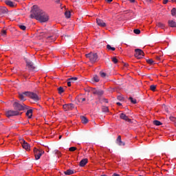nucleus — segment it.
<instances>
[{
    "label": "nucleus",
    "mask_w": 176,
    "mask_h": 176,
    "mask_svg": "<svg viewBox=\"0 0 176 176\" xmlns=\"http://www.w3.org/2000/svg\"><path fill=\"white\" fill-rule=\"evenodd\" d=\"M5 3L8 6H10V8H14V3H13V1H11L10 0H6Z\"/></svg>",
    "instance_id": "18"
},
{
    "label": "nucleus",
    "mask_w": 176,
    "mask_h": 176,
    "mask_svg": "<svg viewBox=\"0 0 176 176\" xmlns=\"http://www.w3.org/2000/svg\"><path fill=\"white\" fill-rule=\"evenodd\" d=\"M56 3H58L60 2V0H56Z\"/></svg>",
    "instance_id": "56"
},
{
    "label": "nucleus",
    "mask_w": 176,
    "mask_h": 176,
    "mask_svg": "<svg viewBox=\"0 0 176 176\" xmlns=\"http://www.w3.org/2000/svg\"><path fill=\"white\" fill-rule=\"evenodd\" d=\"M12 1H15L16 2H17V0H12Z\"/></svg>",
    "instance_id": "60"
},
{
    "label": "nucleus",
    "mask_w": 176,
    "mask_h": 176,
    "mask_svg": "<svg viewBox=\"0 0 176 176\" xmlns=\"http://www.w3.org/2000/svg\"><path fill=\"white\" fill-rule=\"evenodd\" d=\"M100 176H107V175H100Z\"/></svg>",
    "instance_id": "59"
},
{
    "label": "nucleus",
    "mask_w": 176,
    "mask_h": 176,
    "mask_svg": "<svg viewBox=\"0 0 176 176\" xmlns=\"http://www.w3.org/2000/svg\"><path fill=\"white\" fill-rule=\"evenodd\" d=\"M76 147H75V146H72V147H70L69 148V151H70V152H75V151H76Z\"/></svg>",
    "instance_id": "39"
},
{
    "label": "nucleus",
    "mask_w": 176,
    "mask_h": 176,
    "mask_svg": "<svg viewBox=\"0 0 176 176\" xmlns=\"http://www.w3.org/2000/svg\"><path fill=\"white\" fill-rule=\"evenodd\" d=\"M71 83H72L71 81L67 80V86L69 87H71Z\"/></svg>",
    "instance_id": "47"
},
{
    "label": "nucleus",
    "mask_w": 176,
    "mask_h": 176,
    "mask_svg": "<svg viewBox=\"0 0 176 176\" xmlns=\"http://www.w3.org/2000/svg\"><path fill=\"white\" fill-rule=\"evenodd\" d=\"M48 39H51V41H55L56 38H53V36H48Z\"/></svg>",
    "instance_id": "46"
},
{
    "label": "nucleus",
    "mask_w": 176,
    "mask_h": 176,
    "mask_svg": "<svg viewBox=\"0 0 176 176\" xmlns=\"http://www.w3.org/2000/svg\"><path fill=\"white\" fill-rule=\"evenodd\" d=\"M156 60H160V56H156Z\"/></svg>",
    "instance_id": "53"
},
{
    "label": "nucleus",
    "mask_w": 176,
    "mask_h": 176,
    "mask_svg": "<svg viewBox=\"0 0 176 176\" xmlns=\"http://www.w3.org/2000/svg\"><path fill=\"white\" fill-rule=\"evenodd\" d=\"M91 91L92 94H94V96H98V97H101L104 94V91L101 89H97L96 88H91Z\"/></svg>",
    "instance_id": "7"
},
{
    "label": "nucleus",
    "mask_w": 176,
    "mask_h": 176,
    "mask_svg": "<svg viewBox=\"0 0 176 176\" xmlns=\"http://www.w3.org/2000/svg\"><path fill=\"white\" fill-rule=\"evenodd\" d=\"M102 111L103 112H108V111H109V109H108L107 107H102Z\"/></svg>",
    "instance_id": "38"
},
{
    "label": "nucleus",
    "mask_w": 176,
    "mask_h": 176,
    "mask_svg": "<svg viewBox=\"0 0 176 176\" xmlns=\"http://www.w3.org/2000/svg\"><path fill=\"white\" fill-rule=\"evenodd\" d=\"M120 118L122 120H125V122H129V123L131 122V119L129 118V116H126V115L124 113H120Z\"/></svg>",
    "instance_id": "13"
},
{
    "label": "nucleus",
    "mask_w": 176,
    "mask_h": 176,
    "mask_svg": "<svg viewBox=\"0 0 176 176\" xmlns=\"http://www.w3.org/2000/svg\"><path fill=\"white\" fill-rule=\"evenodd\" d=\"M87 162H88L87 158L82 159V160L80 162L79 166H80V167H85V166H86V164H87Z\"/></svg>",
    "instance_id": "16"
},
{
    "label": "nucleus",
    "mask_w": 176,
    "mask_h": 176,
    "mask_svg": "<svg viewBox=\"0 0 176 176\" xmlns=\"http://www.w3.org/2000/svg\"><path fill=\"white\" fill-rule=\"evenodd\" d=\"M63 135H59V140H61Z\"/></svg>",
    "instance_id": "57"
},
{
    "label": "nucleus",
    "mask_w": 176,
    "mask_h": 176,
    "mask_svg": "<svg viewBox=\"0 0 176 176\" xmlns=\"http://www.w3.org/2000/svg\"><path fill=\"white\" fill-rule=\"evenodd\" d=\"M92 82H100V78H98V76L94 75L93 78H92Z\"/></svg>",
    "instance_id": "23"
},
{
    "label": "nucleus",
    "mask_w": 176,
    "mask_h": 176,
    "mask_svg": "<svg viewBox=\"0 0 176 176\" xmlns=\"http://www.w3.org/2000/svg\"><path fill=\"white\" fill-rule=\"evenodd\" d=\"M80 119H81V122H82V123H83V124H86L87 123L89 122V120L87 119V118H86L85 116H80Z\"/></svg>",
    "instance_id": "19"
},
{
    "label": "nucleus",
    "mask_w": 176,
    "mask_h": 176,
    "mask_svg": "<svg viewBox=\"0 0 176 176\" xmlns=\"http://www.w3.org/2000/svg\"><path fill=\"white\" fill-rule=\"evenodd\" d=\"M150 89L151 90H152V91H155V90H156V85H151Z\"/></svg>",
    "instance_id": "41"
},
{
    "label": "nucleus",
    "mask_w": 176,
    "mask_h": 176,
    "mask_svg": "<svg viewBox=\"0 0 176 176\" xmlns=\"http://www.w3.org/2000/svg\"><path fill=\"white\" fill-rule=\"evenodd\" d=\"M58 91L59 94H63V93H64V88L63 87H59L58 88Z\"/></svg>",
    "instance_id": "28"
},
{
    "label": "nucleus",
    "mask_w": 176,
    "mask_h": 176,
    "mask_svg": "<svg viewBox=\"0 0 176 176\" xmlns=\"http://www.w3.org/2000/svg\"><path fill=\"white\" fill-rule=\"evenodd\" d=\"M146 63L148 64H150L151 65H152V64H153L154 61H153V59H147Z\"/></svg>",
    "instance_id": "35"
},
{
    "label": "nucleus",
    "mask_w": 176,
    "mask_h": 176,
    "mask_svg": "<svg viewBox=\"0 0 176 176\" xmlns=\"http://www.w3.org/2000/svg\"><path fill=\"white\" fill-rule=\"evenodd\" d=\"M168 2V0H163L164 5L167 4Z\"/></svg>",
    "instance_id": "49"
},
{
    "label": "nucleus",
    "mask_w": 176,
    "mask_h": 176,
    "mask_svg": "<svg viewBox=\"0 0 176 176\" xmlns=\"http://www.w3.org/2000/svg\"><path fill=\"white\" fill-rule=\"evenodd\" d=\"M153 124H155V126H162V124H163V123H162L159 120H154L153 121Z\"/></svg>",
    "instance_id": "27"
},
{
    "label": "nucleus",
    "mask_w": 176,
    "mask_h": 176,
    "mask_svg": "<svg viewBox=\"0 0 176 176\" xmlns=\"http://www.w3.org/2000/svg\"><path fill=\"white\" fill-rule=\"evenodd\" d=\"M157 26L159 27V28H162V30H164V23H162V22H159L157 23Z\"/></svg>",
    "instance_id": "24"
},
{
    "label": "nucleus",
    "mask_w": 176,
    "mask_h": 176,
    "mask_svg": "<svg viewBox=\"0 0 176 176\" xmlns=\"http://www.w3.org/2000/svg\"><path fill=\"white\" fill-rule=\"evenodd\" d=\"M112 176H120V175L118 173H113Z\"/></svg>",
    "instance_id": "52"
},
{
    "label": "nucleus",
    "mask_w": 176,
    "mask_h": 176,
    "mask_svg": "<svg viewBox=\"0 0 176 176\" xmlns=\"http://www.w3.org/2000/svg\"><path fill=\"white\" fill-rule=\"evenodd\" d=\"M111 60H112V61H113V63H114V64H118V58H116V57H113V58H111Z\"/></svg>",
    "instance_id": "37"
},
{
    "label": "nucleus",
    "mask_w": 176,
    "mask_h": 176,
    "mask_svg": "<svg viewBox=\"0 0 176 176\" xmlns=\"http://www.w3.org/2000/svg\"><path fill=\"white\" fill-rule=\"evenodd\" d=\"M117 105H120H120H122V103L118 102H117Z\"/></svg>",
    "instance_id": "55"
},
{
    "label": "nucleus",
    "mask_w": 176,
    "mask_h": 176,
    "mask_svg": "<svg viewBox=\"0 0 176 176\" xmlns=\"http://www.w3.org/2000/svg\"><path fill=\"white\" fill-rule=\"evenodd\" d=\"M23 94L27 97H30V98H32V100H34V101H39V96H38V95L35 93L25 91L23 92Z\"/></svg>",
    "instance_id": "3"
},
{
    "label": "nucleus",
    "mask_w": 176,
    "mask_h": 176,
    "mask_svg": "<svg viewBox=\"0 0 176 176\" xmlns=\"http://www.w3.org/2000/svg\"><path fill=\"white\" fill-rule=\"evenodd\" d=\"M101 101L102 102H105L106 104H108V99L107 98H102Z\"/></svg>",
    "instance_id": "44"
},
{
    "label": "nucleus",
    "mask_w": 176,
    "mask_h": 176,
    "mask_svg": "<svg viewBox=\"0 0 176 176\" xmlns=\"http://www.w3.org/2000/svg\"><path fill=\"white\" fill-rule=\"evenodd\" d=\"M74 170L68 169L64 172V174L65 175H72V174H74Z\"/></svg>",
    "instance_id": "21"
},
{
    "label": "nucleus",
    "mask_w": 176,
    "mask_h": 176,
    "mask_svg": "<svg viewBox=\"0 0 176 176\" xmlns=\"http://www.w3.org/2000/svg\"><path fill=\"white\" fill-rule=\"evenodd\" d=\"M171 14H172V16H173L174 17H176V8H173L171 10Z\"/></svg>",
    "instance_id": "30"
},
{
    "label": "nucleus",
    "mask_w": 176,
    "mask_h": 176,
    "mask_svg": "<svg viewBox=\"0 0 176 176\" xmlns=\"http://www.w3.org/2000/svg\"><path fill=\"white\" fill-rule=\"evenodd\" d=\"M86 57L87 58H89V61L92 63H96V61H97V60L98 59V55L93 52L86 54Z\"/></svg>",
    "instance_id": "4"
},
{
    "label": "nucleus",
    "mask_w": 176,
    "mask_h": 176,
    "mask_svg": "<svg viewBox=\"0 0 176 176\" xmlns=\"http://www.w3.org/2000/svg\"><path fill=\"white\" fill-rule=\"evenodd\" d=\"M53 153H54L55 155H58V156H60L61 155V153L58 150L54 151Z\"/></svg>",
    "instance_id": "40"
},
{
    "label": "nucleus",
    "mask_w": 176,
    "mask_h": 176,
    "mask_svg": "<svg viewBox=\"0 0 176 176\" xmlns=\"http://www.w3.org/2000/svg\"><path fill=\"white\" fill-rule=\"evenodd\" d=\"M96 23L99 27H107V23L100 19H96Z\"/></svg>",
    "instance_id": "15"
},
{
    "label": "nucleus",
    "mask_w": 176,
    "mask_h": 176,
    "mask_svg": "<svg viewBox=\"0 0 176 176\" xmlns=\"http://www.w3.org/2000/svg\"><path fill=\"white\" fill-rule=\"evenodd\" d=\"M169 119L170 120H171V122H173L175 123V126H176V118L173 116H170Z\"/></svg>",
    "instance_id": "31"
},
{
    "label": "nucleus",
    "mask_w": 176,
    "mask_h": 176,
    "mask_svg": "<svg viewBox=\"0 0 176 176\" xmlns=\"http://www.w3.org/2000/svg\"><path fill=\"white\" fill-rule=\"evenodd\" d=\"M65 16L66 19H69V17H71V12L69 11H66L65 12Z\"/></svg>",
    "instance_id": "29"
},
{
    "label": "nucleus",
    "mask_w": 176,
    "mask_h": 176,
    "mask_svg": "<svg viewBox=\"0 0 176 176\" xmlns=\"http://www.w3.org/2000/svg\"><path fill=\"white\" fill-rule=\"evenodd\" d=\"M133 32L134 34H136V35H140V34H141V30H140V29H135Z\"/></svg>",
    "instance_id": "32"
},
{
    "label": "nucleus",
    "mask_w": 176,
    "mask_h": 176,
    "mask_svg": "<svg viewBox=\"0 0 176 176\" xmlns=\"http://www.w3.org/2000/svg\"><path fill=\"white\" fill-rule=\"evenodd\" d=\"M107 49L109 50H111L112 52H115V50H116V48L111 47L109 44L107 45Z\"/></svg>",
    "instance_id": "25"
},
{
    "label": "nucleus",
    "mask_w": 176,
    "mask_h": 176,
    "mask_svg": "<svg viewBox=\"0 0 176 176\" xmlns=\"http://www.w3.org/2000/svg\"><path fill=\"white\" fill-rule=\"evenodd\" d=\"M31 12L32 13L30 14L31 19H35V14H34V12H32V10H31Z\"/></svg>",
    "instance_id": "45"
},
{
    "label": "nucleus",
    "mask_w": 176,
    "mask_h": 176,
    "mask_svg": "<svg viewBox=\"0 0 176 176\" xmlns=\"http://www.w3.org/2000/svg\"><path fill=\"white\" fill-rule=\"evenodd\" d=\"M116 144L118 145V146H124L126 145V143L123 141H122V136L118 135L116 140Z\"/></svg>",
    "instance_id": "10"
},
{
    "label": "nucleus",
    "mask_w": 176,
    "mask_h": 176,
    "mask_svg": "<svg viewBox=\"0 0 176 176\" xmlns=\"http://www.w3.org/2000/svg\"><path fill=\"white\" fill-rule=\"evenodd\" d=\"M100 75L101 78H105L107 76V74L104 72H100Z\"/></svg>",
    "instance_id": "36"
},
{
    "label": "nucleus",
    "mask_w": 176,
    "mask_h": 176,
    "mask_svg": "<svg viewBox=\"0 0 176 176\" xmlns=\"http://www.w3.org/2000/svg\"><path fill=\"white\" fill-rule=\"evenodd\" d=\"M135 57L136 58H138L139 60L142 58V57H144V51H142V50L140 49H135Z\"/></svg>",
    "instance_id": "8"
},
{
    "label": "nucleus",
    "mask_w": 176,
    "mask_h": 176,
    "mask_svg": "<svg viewBox=\"0 0 176 176\" xmlns=\"http://www.w3.org/2000/svg\"><path fill=\"white\" fill-rule=\"evenodd\" d=\"M67 80H69L72 83H74L78 80V77H72L67 79Z\"/></svg>",
    "instance_id": "22"
},
{
    "label": "nucleus",
    "mask_w": 176,
    "mask_h": 176,
    "mask_svg": "<svg viewBox=\"0 0 176 176\" xmlns=\"http://www.w3.org/2000/svg\"><path fill=\"white\" fill-rule=\"evenodd\" d=\"M6 115L7 118H12V116H19V115H21V113L16 110H9L6 112Z\"/></svg>",
    "instance_id": "6"
},
{
    "label": "nucleus",
    "mask_w": 176,
    "mask_h": 176,
    "mask_svg": "<svg viewBox=\"0 0 176 176\" xmlns=\"http://www.w3.org/2000/svg\"><path fill=\"white\" fill-rule=\"evenodd\" d=\"M129 1V2H131V3H134V2H135V0H128Z\"/></svg>",
    "instance_id": "51"
},
{
    "label": "nucleus",
    "mask_w": 176,
    "mask_h": 176,
    "mask_svg": "<svg viewBox=\"0 0 176 176\" xmlns=\"http://www.w3.org/2000/svg\"><path fill=\"white\" fill-rule=\"evenodd\" d=\"M146 2H148V3H152V0H145Z\"/></svg>",
    "instance_id": "50"
},
{
    "label": "nucleus",
    "mask_w": 176,
    "mask_h": 176,
    "mask_svg": "<svg viewBox=\"0 0 176 176\" xmlns=\"http://www.w3.org/2000/svg\"><path fill=\"white\" fill-rule=\"evenodd\" d=\"M168 24L169 27H171V28H176V22L175 21L169 20L168 21Z\"/></svg>",
    "instance_id": "17"
},
{
    "label": "nucleus",
    "mask_w": 176,
    "mask_h": 176,
    "mask_svg": "<svg viewBox=\"0 0 176 176\" xmlns=\"http://www.w3.org/2000/svg\"><path fill=\"white\" fill-rule=\"evenodd\" d=\"M173 2H176V0H171Z\"/></svg>",
    "instance_id": "58"
},
{
    "label": "nucleus",
    "mask_w": 176,
    "mask_h": 176,
    "mask_svg": "<svg viewBox=\"0 0 176 176\" xmlns=\"http://www.w3.org/2000/svg\"><path fill=\"white\" fill-rule=\"evenodd\" d=\"M34 153L35 156V160H39L41 159V156L45 153V151H43L42 150H39L36 148H34Z\"/></svg>",
    "instance_id": "5"
},
{
    "label": "nucleus",
    "mask_w": 176,
    "mask_h": 176,
    "mask_svg": "<svg viewBox=\"0 0 176 176\" xmlns=\"http://www.w3.org/2000/svg\"><path fill=\"white\" fill-rule=\"evenodd\" d=\"M6 13H8V8H6V7L0 8V16H1V17H3V16H5V14H6Z\"/></svg>",
    "instance_id": "14"
},
{
    "label": "nucleus",
    "mask_w": 176,
    "mask_h": 176,
    "mask_svg": "<svg viewBox=\"0 0 176 176\" xmlns=\"http://www.w3.org/2000/svg\"><path fill=\"white\" fill-rule=\"evenodd\" d=\"M32 12L34 14L36 20L40 21V23H46L49 21V15L43 10L38 8L36 6H33Z\"/></svg>",
    "instance_id": "1"
},
{
    "label": "nucleus",
    "mask_w": 176,
    "mask_h": 176,
    "mask_svg": "<svg viewBox=\"0 0 176 176\" xmlns=\"http://www.w3.org/2000/svg\"><path fill=\"white\" fill-rule=\"evenodd\" d=\"M107 1V2H108L109 3H110V2H112V1H113V0H106Z\"/></svg>",
    "instance_id": "54"
},
{
    "label": "nucleus",
    "mask_w": 176,
    "mask_h": 176,
    "mask_svg": "<svg viewBox=\"0 0 176 176\" xmlns=\"http://www.w3.org/2000/svg\"><path fill=\"white\" fill-rule=\"evenodd\" d=\"M21 143L22 144V146L23 149H25V151H30L31 148V146H30L24 139L21 140Z\"/></svg>",
    "instance_id": "12"
},
{
    "label": "nucleus",
    "mask_w": 176,
    "mask_h": 176,
    "mask_svg": "<svg viewBox=\"0 0 176 176\" xmlns=\"http://www.w3.org/2000/svg\"><path fill=\"white\" fill-rule=\"evenodd\" d=\"M26 116L31 119L32 118V109H29L26 112Z\"/></svg>",
    "instance_id": "20"
},
{
    "label": "nucleus",
    "mask_w": 176,
    "mask_h": 176,
    "mask_svg": "<svg viewBox=\"0 0 176 176\" xmlns=\"http://www.w3.org/2000/svg\"><path fill=\"white\" fill-rule=\"evenodd\" d=\"M24 93L19 94V98L21 101H25V98H24Z\"/></svg>",
    "instance_id": "26"
},
{
    "label": "nucleus",
    "mask_w": 176,
    "mask_h": 176,
    "mask_svg": "<svg viewBox=\"0 0 176 176\" xmlns=\"http://www.w3.org/2000/svg\"><path fill=\"white\" fill-rule=\"evenodd\" d=\"M129 100H130L132 104H135L137 102V100L133 98V97H129Z\"/></svg>",
    "instance_id": "33"
},
{
    "label": "nucleus",
    "mask_w": 176,
    "mask_h": 176,
    "mask_svg": "<svg viewBox=\"0 0 176 176\" xmlns=\"http://www.w3.org/2000/svg\"><path fill=\"white\" fill-rule=\"evenodd\" d=\"M1 35L2 36H6V30H1Z\"/></svg>",
    "instance_id": "43"
},
{
    "label": "nucleus",
    "mask_w": 176,
    "mask_h": 176,
    "mask_svg": "<svg viewBox=\"0 0 176 176\" xmlns=\"http://www.w3.org/2000/svg\"><path fill=\"white\" fill-rule=\"evenodd\" d=\"M19 28H21V30H23V31H25V30H26V27H25V25H19Z\"/></svg>",
    "instance_id": "34"
},
{
    "label": "nucleus",
    "mask_w": 176,
    "mask_h": 176,
    "mask_svg": "<svg viewBox=\"0 0 176 176\" xmlns=\"http://www.w3.org/2000/svg\"><path fill=\"white\" fill-rule=\"evenodd\" d=\"M80 100H81L82 102L86 101V98H80Z\"/></svg>",
    "instance_id": "48"
},
{
    "label": "nucleus",
    "mask_w": 176,
    "mask_h": 176,
    "mask_svg": "<svg viewBox=\"0 0 176 176\" xmlns=\"http://www.w3.org/2000/svg\"><path fill=\"white\" fill-rule=\"evenodd\" d=\"M75 108V105L72 103L70 104H66L63 105V109L65 111H72Z\"/></svg>",
    "instance_id": "11"
},
{
    "label": "nucleus",
    "mask_w": 176,
    "mask_h": 176,
    "mask_svg": "<svg viewBox=\"0 0 176 176\" xmlns=\"http://www.w3.org/2000/svg\"><path fill=\"white\" fill-rule=\"evenodd\" d=\"M13 108L15 111L19 112V111H25V109H28L29 107L24 104H20V102L16 100L13 103Z\"/></svg>",
    "instance_id": "2"
},
{
    "label": "nucleus",
    "mask_w": 176,
    "mask_h": 176,
    "mask_svg": "<svg viewBox=\"0 0 176 176\" xmlns=\"http://www.w3.org/2000/svg\"><path fill=\"white\" fill-rule=\"evenodd\" d=\"M26 67L28 68L29 71H34V69H35L34 63L31 60H26Z\"/></svg>",
    "instance_id": "9"
},
{
    "label": "nucleus",
    "mask_w": 176,
    "mask_h": 176,
    "mask_svg": "<svg viewBox=\"0 0 176 176\" xmlns=\"http://www.w3.org/2000/svg\"><path fill=\"white\" fill-rule=\"evenodd\" d=\"M117 100H118V101H123L124 100V98H123V96H117Z\"/></svg>",
    "instance_id": "42"
}]
</instances>
